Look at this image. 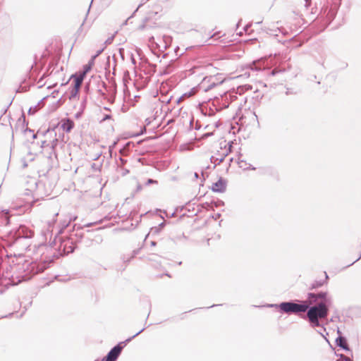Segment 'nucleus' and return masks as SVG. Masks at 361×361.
Returning a JSON list of instances; mask_svg holds the SVG:
<instances>
[{
    "label": "nucleus",
    "mask_w": 361,
    "mask_h": 361,
    "mask_svg": "<svg viewBox=\"0 0 361 361\" xmlns=\"http://www.w3.org/2000/svg\"><path fill=\"white\" fill-rule=\"evenodd\" d=\"M333 303L331 296L326 291L318 293L310 292L307 294L306 300H289L278 304H269L267 307L278 309L281 314L300 315L307 312L302 318L307 319L311 327H321L323 331L326 328L322 323L329 313Z\"/></svg>",
    "instance_id": "obj_1"
},
{
    "label": "nucleus",
    "mask_w": 361,
    "mask_h": 361,
    "mask_svg": "<svg viewBox=\"0 0 361 361\" xmlns=\"http://www.w3.org/2000/svg\"><path fill=\"white\" fill-rule=\"evenodd\" d=\"M46 268L44 264L25 260L23 262H18L11 267L13 274L10 276L7 273L6 277H11L12 283L18 284L30 280L34 275L44 271Z\"/></svg>",
    "instance_id": "obj_2"
},
{
    "label": "nucleus",
    "mask_w": 361,
    "mask_h": 361,
    "mask_svg": "<svg viewBox=\"0 0 361 361\" xmlns=\"http://www.w3.org/2000/svg\"><path fill=\"white\" fill-rule=\"evenodd\" d=\"M342 0H327L326 4L322 8L317 20L322 24L321 30H325L335 18L340 8Z\"/></svg>",
    "instance_id": "obj_3"
},
{
    "label": "nucleus",
    "mask_w": 361,
    "mask_h": 361,
    "mask_svg": "<svg viewBox=\"0 0 361 361\" xmlns=\"http://www.w3.org/2000/svg\"><path fill=\"white\" fill-rule=\"evenodd\" d=\"M34 236V231L24 225H20L15 231L11 232V238L13 244L23 245L25 249L30 246L28 240Z\"/></svg>",
    "instance_id": "obj_4"
},
{
    "label": "nucleus",
    "mask_w": 361,
    "mask_h": 361,
    "mask_svg": "<svg viewBox=\"0 0 361 361\" xmlns=\"http://www.w3.org/2000/svg\"><path fill=\"white\" fill-rule=\"evenodd\" d=\"M145 329V328H142L135 335L127 338L125 341L119 342L109 351L106 355L102 359V361H116L126 344L131 341L134 338L141 334Z\"/></svg>",
    "instance_id": "obj_5"
},
{
    "label": "nucleus",
    "mask_w": 361,
    "mask_h": 361,
    "mask_svg": "<svg viewBox=\"0 0 361 361\" xmlns=\"http://www.w3.org/2000/svg\"><path fill=\"white\" fill-rule=\"evenodd\" d=\"M79 238L74 239L73 234L66 239L59 238L60 245L59 246V251H61L64 255H68L74 252L76 248V243L80 241L82 235L79 234Z\"/></svg>",
    "instance_id": "obj_6"
},
{
    "label": "nucleus",
    "mask_w": 361,
    "mask_h": 361,
    "mask_svg": "<svg viewBox=\"0 0 361 361\" xmlns=\"http://www.w3.org/2000/svg\"><path fill=\"white\" fill-rule=\"evenodd\" d=\"M214 77H205L203 79L202 82V86L204 88V92H208L216 85H221L223 83V80L216 82L214 81Z\"/></svg>",
    "instance_id": "obj_7"
},
{
    "label": "nucleus",
    "mask_w": 361,
    "mask_h": 361,
    "mask_svg": "<svg viewBox=\"0 0 361 361\" xmlns=\"http://www.w3.org/2000/svg\"><path fill=\"white\" fill-rule=\"evenodd\" d=\"M211 189L215 192H224L226 189V181L224 178H220L212 184Z\"/></svg>",
    "instance_id": "obj_8"
},
{
    "label": "nucleus",
    "mask_w": 361,
    "mask_h": 361,
    "mask_svg": "<svg viewBox=\"0 0 361 361\" xmlns=\"http://www.w3.org/2000/svg\"><path fill=\"white\" fill-rule=\"evenodd\" d=\"M336 345L345 351H351L347 338L343 336H338L335 341Z\"/></svg>",
    "instance_id": "obj_9"
},
{
    "label": "nucleus",
    "mask_w": 361,
    "mask_h": 361,
    "mask_svg": "<svg viewBox=\"0 0 361 361\" xmlns=\"http://www.w3.org/2000/svg\"><path fill=\"white\" fill-rule=\"evenodd\" d=\"M74 128V122L70 118L63 119L61 121V128L66 133H69Z\"/></svg>",
    "instance_id": "obj_10"
},
{
    "label": "nucleus",
    "mask_w": 361,
    "mask_h": 361,
    "mask_svg": "<svg viewBox=\"0 0 361 361\" xmlns=\"http://www.w3.org/2000/svg\"><path fill=\"white\" fill-rule=\"evenodd\" d=\"M1 224L4 226H7L10 223V216L8 214V210L4 209L1 211L0 216Z\"/></svg>",
    "instance_id": "obj_11"
},
{
    "label": "nucleus",
    "mask_w": 361,
    "mask_h": 361,
    "mask_svg": "<svg viewBox=\"0 0 361 361\" xmlns=\"http://www.w3.org/2000/svg\"><path fill=\"white\" fill-rule=\"evenodd\" d=\"M238 164L240 168L243 170H255V167L252 166L250 164L247 163L245 161L238 158Z\"/></svg>",
    "instance_id": "obj_12"
},
{
    "label": "nucleus",
    "mask_w": 361,
    "mask_h": 361,
    "mask_svg": "<svg viewBox=\"0 0 361 361\" xmlns=\"http://www.w3.org/2000/svg\"><path fill=\"white\" fill-rule=\"evenodd\" d=\"M219 157H214L212 156L211 157V161L212 163H214L215 165H219L220 164L221 162L224 161V160L225 159V158L227 157V154H220L219 153L218 154Z\"/></svg>",
    "instance_id": "obj_13"
},
{
    "label": "nucleus",
    "mask_w": 361,
    "mask_h": 361,
    "mask_svg": "<svg viewBox=\"0 0 361 361\" xmlns=\"http://www.w3.org/2000/svg\"><path fill=\"white\" fill-rule=\"evenodd\" d=\"M85 106H86V98L82 99V101L81 102V104H80V110L74 116V117L76 119H78L82 116L84 109H85Z\"/></svg>",
    "instance_id": "obj_14"
},
{
    "label": "nucleus",
    "mask_w": 361,
    "mask_h": 361,
    "mask_svg": "<svg viewBox=\"0 0 361 361\" xmlns=\"http://www.w3.org/2000/svg\"><path fill=\"white\" fill-rule=\"evenodd\" d=\"M80 89V87H77L71 85V87L69 88V90H70L69 99L70 100H71L77 97Z\"/></svg>",
    "instance_id": "obj_15"
},
{
    "label": "nucleus",
    "mask_w": 361,
    "mask_h": 361,
    "mask_svg": "<svg viewBox=\"0 0 361 361\" xmlns=\"http://www.w3.org/2000/svg\"><path fill=\"white\" fill-rule=\"evenodd\" d=\"M135 146L133 142H128L121 149L120 153L124 154L130 150Z\"/></svg>",
    "instance_id": "obj_16"
},
{
    "label": "nucleus",
    "mask_w": 361,
    "mask_h": 361,
    "mask_svg": "<svg viewBox=\"0 0 361 361\" xmlns=\"http://www.w3.org/2000/svg\"><path fill=\"white\" fill-rule=\"evenodd\" d=\"M326 283V281H322V280H319V281H314L311 285H310V290H313V289H316V288H320L322 287L323 285H324Z\"/></svg>",
    "instance_id": "obj_17"
},
{
    "label": "nucleus",
    "mask_w": 361,
    "mask_h": 361,
    "mask_svg": "<svg viewBox=\"0 0 361 361\" xmlns=\"http://www.w3.org/2000/svg\"><path fill=\"white\" fill-rule=\"evenodd\" d=\"M116 94V88L114 87L111 94L107 95V98H105V99H107L109 103L113 104L115 101Z\"/></svg>",
    "instance_id": "obj_18"
},
{
    "label": "nucleus",
    "mask_w": 361,
    "mask_h": 361,
    "mask_svg": "<svg viewBox=\"0 0 361 361\" xmlns=\"http://www.w3.org/2000/svg\"><path fill=\"white\" fill-rule=\"evenodd\" d=\"M224 98H225L226 100H230L231 102H233L237 98V96L233 93H231L228 94L227 93H226L224 94V97H222V98H221L222 101L224 100Z\"/></svg>",
    "instance_id": "obj_19"
},
{
    "label": "nucleus",
    "mask_w": 361,
    "mask_h": 361,
    "mask_svg": "<svg viewBox=\"0 0 361 361\" xmlns=\"http://www.w3.org/2000/svg\"><path fill=\"white\" fill-rule=\"evenodd\" d=\"M102 87L105 89V90L109 93V94H111L112 92H113V88L114 87H116V84L114 83V85H112L111 87H109L107 86V85L103 82H102Z\"/></svg>",
    "instance_id": "obj_20"
},
{
    "label": "nucleus",
    "mask_w": 361,
    "mask_h": 361,
    "mask_svg": "<svg viewBox=\"0 0 361 361\" xmlns=\"http://www.w3.org/2000/svg\"><path fill=\"white\" fill-rule=\"evenodd\" d=\"M71 78H73L74 79V84L72 85L73 86H75V87H81L82 82H81V80H80L75 75H71Z\"/></svg>",
    "instance_id": "obj_21"
},
{
    "label": "nucleus",
    "mask_w": 361,
    "mask_h": 361,
    "mask_svg": "<svg viewBox=\"0 0 361 361\" xmlns=\"http://www.w3.org/2000/svg\"><path fill=\"white\" fill-rule=\"evenodd\" d=\"M24 133L25 135H27V133L31 134L32 140L37 138V134L34 133V130L28 128L27 127L25 129H24Z\"/></svg>",
    "instance_id": "obj_22"
},
{
    "label": "nucleus",
    "mask_w": 361,
    "mask_h": 361,
    "mask_svg": "<svg viewBox=\"0 0 361 361\" xmlns=\"http://www.w3.org/2000/svg\"><path fill=\"white\" fill-rule=\"evenodd\" d=\"M121 259L124 263H128L133 258H130V255L123 254L121 255Z\"/></svg>",
    "instance_id": "obj_23"
},
{
    "label": "nucleus",
    "mask_w": 361,
    "mask_h": 361,
    "mask_svg": "<svg viewBox=\"0 0 361 361\" xmlns=\"http://www.w3.org/2000/svg\"><path fill=\"white\" fill-rule=\"evenodd\" d=\"M39 108V104H36L34 106L30 107V109L28 110V114L29 115H33L37 111H38Z\"/></svg>",
    "instance_id": "obj_24"
},
{
    "label": "nucleus",
    "mask_w": 361,
    "mask_h": 361,
    "mask_svg": "<svg viewBox=\"0 0 361 361\" xmlns=\"http://www.w3.org/2000/svg\"><path fill=\"white\" fill-rule=\"evenodd\" d=\"M224 99L225 101L222 103L221 106H220L219 108H216V111H220V110H221V109H226V108H228V106H229V102H228V100H226V99H225V98H224Z\"/></svg>",
    "instance_id": "obj_25"
},
{
    "label": "nucleus",
    "mask_w": 361,
    "mask_h": 361,
    "mask_svg": "<svg viewBox=\"0 0 361 361\" xmlns=\"http://www.w3.org/2000/svg\"><path fill=\"white\" fill-rule=\"evenodd\" d=\"M94 63L92 62L89 61V63L83 66V71L87 73L92 68V66Z\"/></svg>",
    "instance_id": "obj_26"
},
{
    "label": "nucleus",
    "mask_w": 361,
    "mask_h": 361,
    "mask_svg": "<svg viewBox=\"0 0 361 361\" xmlns=\"http://www.w3.org/2000/svg\"><path fill=\"white\" fill-rule=\"evenodd\" d=\"M173 70V63L172 62L171 63L169 64L166 67V69H165V73L166 74H169L170 73H171Z\"/></svg>",
    "instance_id": "obj_27"
},
{
    "label": "nucleus",
    "mask_w": 361,
    "mask_h": 361,
    "mask_svg": "<svg viewBox=\"0 0 361 361\" xmlns=\"http://www.w3.org/2000/svg\"><path fill=\"white\" fill-rule=\"evenodd\" d=\"M86 74L87 73L82 71V72H80L79 74L75 73V75L80 80H81V82H82Z\"/></svg>",
    "instance_id": "obj_28"
},
{
    "label": "nucleus",
    "mask_w": 361,
    "mask_h": 361,
    "mask_svg": "<svg viewBox=\"0 0 361 361\" xmlns=\"http://www.w3.org/2000/svg\"><path fill=\"white\" fill-rule=\"evenodd\" d=\"M164 226H165V222H162V223L159 224L157 227H154L153 228H152V230H154V232L158 233V232H159L160 230H161L164 227Z\"/></svg>",
    "instance_id": "obj_29"
},
{
    "label": "nucleus",
    "mask_w": 361,
    "mask_h": 361,
    "mask_svg": "<svg viewBox=\"0 0 361 361\" xmlns=\"http://www.w3.org/2000/svg\"><path fill=\"white\" fill-rule=\"evenodd\" d=\"M337 356H339L341 360H337L336 361H352L351 359L343 354L336 355Z\"/></svg>",
    "instance_id": "obj_30"
},
{
    "label": "nucleus",
    "mask_w": 361,
    "mask_h": 361,
    "mask_svg": "<svg viewBox=\"0 0 361 361\" xmlns=\"http://www.w3.org/2000/svg\"><path fill=\"white\" fill-rule=\"evenodd\" d=\"M151 184H158V181L152 178H148L145 183V185H149Z\"/></svg>",
    "instance_id": "obj_31"
},
{
    "label": "nucleus",
    "mask_w": 361,
    "mask_h": 361,
    "mask_svg": "<svg viewBox=\"0 0 361 361\" xmlns=\"http://www.w3.org/2000/svg\"><path fill=\"white\" fill-rule=\"evenodd\" d=\"M117 144V141H114L109 147V152L110 154V156L111 157V154L113 152V149L115 148L116 145Z\"/></svg>",
    "instance_id": "obj_32"
},
{
    "label": "nucleus",
    "mask_w": 361,
    "mask_h": 361,
    "mask_svg": "<svg viewBox=\"0 0 361 361\" xmlns=\"http://www.w3.org/2000/svg\"><path fill=\"white\" fill-rule=\"evenodd\" d=\"M228 149H226V151L224 153V154H227V156L228 155L229 153L231 152V149L233 147L232 146V142H228Z\"/></svg>",
    "instance_id": "obj_33"
},
{
    "label": "nucleus",
    "mask_w": 361,
    "mask_h": 361,
    "mask_svg": "<svg viewBox=\"0 0 361 361\" xmlns=\"http://www.w3.org/2000/svg\"><path fill=\"white\" fill-rule=\"evenodd\" d=\"M228 149H226V151L224 153V154H227V156L228 155L229 153L231 152V149L233 147L232 146V142H228Z\"/></svg>",
    "instance_id": "obj_34"
},
{
    "label": "nucleus",
    "mask_w": 361,
    "mask_h": 361,
    "mask_svg": "<svg viewBox=\"0 0 361 361\" xmlns=\"http://www.w3.org/2000/svg\"><path fill=\"white\" fill-rule=\"evenodd\" d=\"M18 123L22 122L23 125L25 123V116L24 113H23L22 116L18 118Z\"/></svg>",
    "instance_id": "obj_35"
},
{
    "label": "nucleus",
    "mask_w": 361,
    "mask_h": 361,
    "mask_svg": "<svg viewBox=\"0 0 361 361\" xmlns=\"http://www.w3.org/2000/svg\"><path fill=\"white\" fill-rule=\"evenodd\" d=\"M13 100V99H11V101L8 103V104L7 105V106L5 109H2V115H4L6 113L8 109L11 105Z\"/></svg>",
    "instance_id": "obj_36"
},
{
    "label": "nucleus",
    "mask_w": 361,
    "mask_h": 361,
    "mask_svg": "<svg viewBox=\"0 0 361 361\" xmlns=\"http://www.w3.org/2000/svg\"><path fill=\"white\" fill-rule=\"evenodd\" d=\"M140 252V250H134L130 254V258H134Z\"/></svg>",
    "instance_id": "obj_37"
},
{
    "label": "nucleus",
    "mask_w": 361,
    "mask_h": 361,
    "mask_svg": "<svg viewBox=\"0 0 361 361\" xmlns=\"http://www.w3.org/2000/svg\"><path fill=\"white\" fill-rule=\"evenodd\" d=\"M279 72H281V70H278L277 68H274L272 71H271L270 75L274 76V75H276Z\"/></svg>",
    "instance_id": "obj_38"
},
{
    "label": "nucleus",
    "mask_w": 361,
    "mask_h": 361,
    "mask_svg": "<svg viewBox=\"0 0 361 361\" xmlns=\"http://www.w3.org/2000/svg\"><path fill=\"white\" fill-rule=\"evenodd\" d=\"M163 38L166 44L171 40V37L169 36L164 35Z\"/></svg>",
    "instance_id": "obj_39"
},
{
    "label": "nucleus",
    "mask_w": 361,
    "mask_h": 361,
    "mask_svg": "<svg viewBox=\"0 0 361 361\" xmlns=\"http://www.w3.org/2000/svg\"><path fill=\"white\" fill-rule=\"evenodd\" d=\"M98 92L104 98H107V94L105 92H104L102 90H99Z\"/></svg>",
    "instance_id": "obj_40"
},
{
    "label": "nucleus",
    "mask_w": 361,
    "mask_h": 361,
    "mask_svg": "<svg viewBox=\"0 0 361 361\" xmlns=\"http://www.w3.org/2000/svg\"><path fill=\"white\" fill-rule=\"evenodd\" d=\"M111 118V114H106L104 115L102 121H106V120H109Z\"/></svg>",
    "instance_id": "obj_41"
},
{
    "label": "nucleus",
    "mask_w": 361,
    "mask_h": 361,
    "mask_svg": "<svg viewBox=\"0 0 361 361\" xmlns=\"http://www.w3.org/2000/svg\"><path fill=\"white\" fill-rule=\"evenodd\" d=\"M113 39H114V36H112V37H109V38L106 40L105 44H111V42L113 41Z\"/></svg>",
    "instance_id": "obj_42"
},
{
    "label": "nucleus",
    "mask_w": 361,
    "mask_h": 361,
    "mask_svg": "<svg viewBox=\"0 0 361 361\" xmlns=\"http://www.w3.org/2000/svg\"><path fill=\"white\" fill-rule=\"evenodd\" d=\"M305 8H307L311 5L312 0H305Z\"/></svg>",
    "instance_id": "obj_43"
},
{
    "label": "nucleus",
    "mask_w": 361,
    "mask_h": 361,
    "mask_svg": "<svg viewBox=\"0 0 361 361\" xmlns=\"http://www.w3.org/2000/svg\"><path fill=\"white\" fill-rule=\"evenodd\" d=\"M317 333L319 334L326 341H328V339L325 335L323 334L322 332H321V330H317Z\"/></svg>",
    "instance_id": "obj_44"
},
{
    "label": "nucleus",
    "mask_w": 361,
    "mask_h": 361,
    "mask_svg": "<svg viewBox=\"0 0 361 361\" xmlns=\"http://www.w3.org/2000/svg\"><path fill=\"white\" fill-rule=\"evenodd\" d=\"M252 25V23H249L247 25H246L245 27H244V30L245 32H247L248 30V29L251 27Z\"/></svg>",
    "instance_id": "obj_45"
},
{
    "label": "nucleus",
    "mask_w": 361,
    "mask_h": 361,
    "mask_svg": "<svg viewBox=\"0 0 361 361\" xmlns=\"http://www.w3.org/2000/svg\"><path fill=\"white\" fill-rule=\"evenodd\" d=\"M119 160L121 161V165H124L126 163V160H125L124 159H123L122 157H120L119 158Z\"/></svg>",
    "instance_id": "obj_46"
},
{
    "label": "nucleus",
    "mask_w": 361,
    "mask_h": 361,
    "mask_svg": "<svg viewBox=\"0 0 361 361\" xmlns=\"http://www.w3.org/2000/svg\"><path fill=\"white\" fill-rule=\"evenodd\" d=\"M157 257V255H154V254H152V255H150L149 256V260H154V257Z\"/></svg>",
    "instance_id": "obj_47"
},
{
    "label": "nucleus",
    "mask_w": 361,
    "mask_h": 361,
    "mask_svg": "<svg viewBox=\"0 0 361 361\" xmlns=\"http://www.w3.org/2000/svg\"><path fill=\"white\" fill-rule=\"evenodd\" d=\"M361 258V253L360 254L359 257H357V259H355L353 262H352L350 264H348V267H350V265L353 264L354 263H355L356 262H357Z\"/></svg>",
    "instance_id": "obj_48"
},
{
    "label": "nucleus",
    "mask_w": 361,
    "mask_h": 361,
    "mask_svg": "<svg viewBox=\"0 0 361 361\" xmlns=\"http://www.w3.org/2000/svg\"><path fill=\"white\" fill-rule=\"evenodd\" d=\"M202 207L207 209L209 207V204L208 202H205V203H203L202 204Z\"/></svg>",
    "instance_id": "obj_49"
},
{
    "label": "nucleus",
    "mask_w": 361,
    "mask_h": 361,
    "mask_svg": "<svg viewBox=\"0 0 361 361\" xmlns=\"http://www.w3.org/2000/svg\"><path fill=\"white\" fill-rule=\"evenodd\" d=\"M212 135V133H207L204 134V135H202V137H209V136H210V135Z\"/></svg>",
    "instance_id": "obj_50"
},
{
    "label": "nucleus",
    "mask_w": 361,
    "mask_h": 361,
    "mask_svg": "<svg viewBox=\"0 0 361 361\" xmlns=\"http://www.w3.org/2000/svg\"><path fill=\"white\" fill-rule=\"evenodd\" d=\"M97 57V56H96V54H95V55H94V56H92L90 61V62H92V63H94V59H95Z\"/></svg>",
    "instance_id": "obj_51"
},
{
    "label": "nucleus",
    "mask_w": 361,
    "mask_h": 361,
    "mask_svg": "<svg viewBox=\"0 0 361 361\" xmlns=\"http://www.w3.org/2000/svg\"><path fill=\"white\" fill-rule=\"evenodd\" d=\"M325 275V279L324 281H326V283H327V280L329 279V276L326 271H324Z\"/></svg>",
    "instance_id": "obj_52"
},
{
    "label": "nucleus",
    "mask_w": 361,
    "mask_h": 361,
    "mask_svg": "<svg viewBox=\"0 0 361 361\" xmlns=\"http://www.w3.org/2000/svg\"><path fill=\"white\" fill-rule=\"evenodd\" d=\"M103 50H104L103 49L98 50V51H97V53H96V56H98L99 54H102V52L103 51Z\"/></svg>",
    "instance_id": "obj_53"
},
{
    "label": "nucleus",
    "mask_w": 361,
    "mask_h": 361,
    "mask_svg": "<svg viewBox=\"0 0 361 361\" xmlns=\"http://www.w3.org/2000/svg\"><path fill=\"white\" fill-rule=\"evenodd\" d=\"M142 185H141L140 184H138V185H137V191L141 190H142Z\"/></svg>",
    "instance_id": "obj_54"
},
{
    "label": "nucleus",
    "mask_w": 361,
    "mask_h": 361,
    "mask_svg": "<svg viewBox=\"0 0 361 361\" xmlns=\"http://www.w3.org/2000/svg\"><path fill=\"white\" fill-rule=\"evenodd\" d=\"M336 333L338 334V336H343L342 335V332H341V331L339 329H337Z\"/></svg>",
    "instance_id": "obj_55"
},
{
    "label": "nucleus",
    "mask_w": 361,
    "mask_h": 361,
    "mask_svg": "<svg viewBox=\"0 0 361 361\" xmlns=\"http://www.w3.org/2000/svg\"><path fill=\"white\" fill-rule=\"evenodd\" d=\"M209 111H210V112L209 113V116H214V111H213V110H212V109H210Z\"/></svg>",
    "instance_id": "obj_56"
},
{
    "label": "nucleus",
    "mask_w": 361,
    "mask_h": 361,
    "mask_svg": "<svg viewBox=\"0 0 361 361\" xmlns=\"http://www.w3.org/2000/svg\"><path fill=\"white\" fill-rule=\"evenodd\" d=\"M220 216H221V214L218 213L215 215V216H213V217L214 218L215 220H216L219 217H220Z\"/></svg>",
    "instance_id": "obj_57"
},
{
    "label": "nucleus",
    "mask_w": 361,
    "mask_h": 361,
    "mask_svg": "<svg viewBox=\"0 0 361 361\" xmlns=\"http://www.w3.org/2000/svg\"><path fill=\"white\" fill-rule=\"evenodd\" d=\"M157 244V243L155 241H151V245L152 246H155Z\"/></svg>",
    "instance_id": "obj_58"
},
{
    "label": "nucleus",
    "mask_w": 361,
    "mask_h": 361,
    "mask_svg": "<svg viewBox=\"0 0 361 361\" xmlns=\"http://www.w3.org/2000/svg\"><path fill=\"white\" fill-rule=\"evenodd\" d=\"M131 60H132V63L133 64H135L136 62H135V59H134V57L133 56H132Z\"/></svg>",
    "instance_id": "obj_59"
},
{
    "label": "nucleus",
    "mask_w": 361,
    "mask_h": 361,
    "mask_svg": "<svg viewBox=\"0 0 361 361\" xmlns=\"http://www.w3.org/2000/svg\"><path fill=\"white\" fill-rule=\"evenodd\" d=\"M195 177L196 178H199V174H198L197 173H196V172L195 173Z\"/></svg>",
    "instance_id": "obj_60"
},
{
    "label": "nucleus",
    "mask_w": 361,
    "mask_h": 361,
    "mask_svg": "<svg viewBox=\"0 0 361 361\" xmlns=\"http://www.w3.org/2000/svg\"><path fill=\"white\" fill-rule=\"evenodd\" d=\"M104 109L106 110V111H111V109L109 107H106V106H105L104 108Z\"/></svg>",
    "instance_id": "obj_61"
},
{
    "label": "nucleus",
    "mask_w": 361,
    "mask_h": 361,
    "mask_svg": "<svg viewBox=\"0 0 361 361\" xmlns=\"http://www.w3.org/2000/svg\"><path fill=\"white\" fill-rule=\"evenodd\" d=\"M178 49H179V47H177L175 49V51H176V54H178Z\"/></svg>",
    "instance_id": "obj_62"
},
{
    "label": "nucleus",
    "mask_w": 361,
    "mask_h": 361,
    "mask_svg": "<svg viewBox=\"0 0 361 361\" xmlns=\"http://www.w3.org/2000/svg\"><path fill=\"white\" fill-rule=\"evenodd\" d=\"M43 100H44V99H41V100L37 103V104H39V106L40 104H42V103Z\"/></svg>",
    "instance_id": "obj_63"
},
{
    "label": "nucleus",
    "mask_w": 361,
    "mask_h": 361,
    "mask_svg": "<svg viewBox=\"0 0 361 361\" xmlns=\"http://www.w3.org/2000/svg\"><path fill=\"white\" fill-rule=\"evenodd\" d=\"M92 225V224L90 223V224H86L85 226L89 227V226H91Z\"/></svg>",
    "instance_id": "obj_64"
}]
</instances>
